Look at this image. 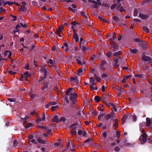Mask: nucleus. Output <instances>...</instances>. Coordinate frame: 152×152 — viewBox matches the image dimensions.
Instances as JSON below:
<instances>
[{
  "mask_svg": "<svg viewBox=\"0 0 152 152\" xmlns=\"http://www.w3.org/2000/svg\"><path fill=\"white\" fill-rule=\"evenodd\" d=\"M78 124L77 123H73L70 126V128L72 129V131L70 132L72 136L76 135L77 132L76 131L78 129Z\"/></svg>",
  "mask_w": 152,
  "mask_h": 152,
  "instance_id": "obj_1",
  "label": "nucleus"
},
{
  "mask_svg": "<svg viewBox=\"0 0 152 152\" xmlns=\"http://www.w3.org/2000/svg\"><path fill=\"white\" fill-rule=\"evenodd\" d=\"M147 135L146 133L142 134L140 137L139 140L141 144H143L145 143L147 141Z\"/></svg>",
  "mask_w": 152,
  "mask_h": 152,
  "instance_id": "obj_2",
  "label": "nucleus"
},
{
  "mask_svg": "<svg viewBox=\"0 0 152 152\" xmlns=\"http://www.w3.org/2000/svg\"><path fill=\"white\" fill-rule=\"evenodd\" d=\"M114 61L115 62V65L117 67L119 66V65L118 64V63H121L122 61V59L120 57V56L115 57L114 58Z\"/></svg>",
  "mask_w": 152,
  "mask_h": 152,
  "instance_id": "obj_3",
  "label": "nucleus"
},
{
  "mask_svg": "<svg viewBox=\"0 0 152 152\" xmlns=\"http://www.w3.org/2000/svg\"><path fill=\"white\" fill-rule=\"evenodd\" d=\"M88 1L89 2H91L94 4L93 7L95 8H97L98 5H100L102 4V3L101 2H97L93 0H88Z\"/></svg>",
  "mask_w": 152,
  "mask_h": 152,
  "instance_id": "obj_4",
  "label": "nucleus"
},
{
  "mask_svg": "<svg viewBox=\"0 0 152 152\" xmlns=\"http://www.w3.org/2000/svg\"><path fill=\"white\" fill-rule=\"evenodd\" d=\"M111 45L112 47L113 48L114 51L117 50L118 46V44L115 42L112 41L111 43Z\"/></svg>",
  "mask_w": 152,
  "mask_h": 152,
  "instance_id": "obj_5",
  "label": "nucleus"
},
{
  "mask_svg": "<svg viewBox=\"0 0 152 152\" xmlns=\"http://www.w3.org/2000/svg\"><path fill=\"white\" fill-rule=\"evenodd\" d=\"M71 96L70 97V100L72 101L73 102H74L76 101L77 97V95L75 93H74L72 95H71Z\"/></svg>",
  "mask_w": 152,
  "mask_h": 152,
  "instance_id": "obj_6",
  "label": "nucleus"
},
{
  "mask_svg": "<svg viewBox=\"0 0 152 152\" xmlns=\"http://www.w3.org/2000/svg\"><path fill=\"white\" fill-rule=\"evenodd\" d=\"M73 38L75 39V42H77L79 41V38L78 36L77 33V31L76 30H74V33Z\"/></svg>",
  "mask_w": 152,
  "mask_h": 152,
  "instance_id": "obj_7",
  "label": "nucleus"
},
{
  "mask_svg": "<svg viewBox=\"0 0 152 152\" xmlns=\"http://www.w3.org/2000/svg\"><path fill=\"white\" fill-rule=\"evenodd\" d=\"M140 17L142 20H145L147 19L148 17V14H144L142 13H139Z\"/></svg>",
  "mask_w": 152,
  "mask_h": 152,
  "instance_id": "obj_8",
  "label": "nucleus"
},
{
  "mask_svg": "<svg viewBox=\"0 0 152 152\" xmlns=\"http://www.w3.org/2000/svg\"><path fill=\"white\" fill-rule=\"evenodd\" d=\"M73 89V88L71 87L69 88H68L66 91V94L68 95H72L74 94V93H73L71 91H72Z\"/></svg>",
  "mask_w": 152,
  "mask_h": 152,
  "instance_id": "obj_9",
  "label": "nucleus"
},
{
  "mask_svg": "<svg viewBox=\"0 0 152 152\" xmlns=\"http://www.w3.org/2000/svg\"><path fill=\"white\" fill-rule=\"evenodd\" d=\"M79 45L80 48L83 51H86V47H85V45L84 44V42H80Z\"/></svg>",
  "mask_w": 152,
  "mask_h": 152,
  "instance_id": "obj_10",
  "label": "nucleus"
},
{
  "mask_svg": "<svg viewBox=\"0 0 152 152\" xmlns=\"http://www.w3.org/2000/svg\"><path fill=\"white\" fill-rule=\"evenodd\" d=\"M71 81L72 82H74L77 84L79 83V80H78L77 77H71Z\"/></svg>",
  "mask_w": 152,
  "mask_h": 152,
  "instance_id": "obj_11",
  "label": "nucleus"
},
{
  "mask_svg": "<svg viewBox=\"0 0 152 152\" xmlns=\"http://www.w3.org/2000/svg\"><path fill=\"white\" fill-rule=\"evenodd\" d=\"M142 60L145 61H148L151 60V58L148 56H144L142 58Z\"/></svg>",
  "mask_w": 152,
  "mask_h": 152,
  "instance_id": "obj_12",
  "label": "nucleus"
},
{
  "mask_svg": "<svg viewBox=\"0 0 152 152\" xmlns=\"http://www.w3.org/2000/svg\"><path fill=\"white\" fill-rule=\"evenodd\" d=\"M64 28V27L63 26H60L57 29L56 31L55 32L56 34L60 33L61 31Z\"/></svg>",
  "mask_w": 152,
  "mask_h": 152,
  "instance_id": "obj_13",
  "label": "nucleus"
},
{
  "mask_svg": "<svg viewBox=\"0 0 152 152\" xmlns=\"http://www.w3.org/2000/svg\"><path fill=\"white\" fill-rule=\"evenodd\" d=\"M52 121L53 122H55L56 123H58L59 122V119L57 115H56L52 119Z\"/></svg>",
  "mask_w": 152,
  "mask_h": 152,
  "instance_id": "obj_14",
  "label": "nucleus"
},
{
  "mask_svg": "<svg viewBox=\"0 0 152 152\" xmlns=\"http://www.w3.org/2000/svg\"><path fill=\"white\" fill-rule=\"evenodd\" d=\"M38 142L41 143L43 144H45L47 143L46 141L45 140H43L41 137H39V138L37 140Z\"/></svg>",
  "mask_w": 152,
  "mask_h": 152,
  "instance_id": "obj_15",
  "label": "nucleus"
},
{
  "mask_svg": "<svg viewBox=\"0 0 152 152\" xmlns=\"http://www.w3.org/2000/svg\"><path fill=\"white\" fill-rule=\"evenodd\" d=\"M132 76V75H129L125 76L123 78V80H122V82L123 83H126V80H127L128 78L131 77Z\"/></svg>",
  "mask_w": 152,
  "mask_h": 152,
  "instance_id": "obj_16",
  "label": "nucleus"
},
{
  "mask_svg": "<svg viewBox=\"0 0 152 152\" xmlns=\"http://www.w3.org/2000/svg\"><path fill=\"white\" fill-rule=\"evenodd\" d=\"M146 125L147 126H149L151 124V119L149 118H146Z\"/></svg>",
  "mask_w": 152,
  "mask_h": 152,
  "instance_id": "obj_17",
  "label": "nucleus"
},
{
  "mask_svg": "<svg viewBox=\"0 0 152 152\" xmlns=\"http://www.w3.org/2000/svg\"><path fill=\"white\" fill-rule=\"evenodd\" d=\"M49 83L48 82H44L43 83L44 86L42 88V90L44 91V90L48 88Z\"/></svg>",
  "mask_w": 152,
  "mask_h": 152,
  "instance_id": "obj_18",
  "label": "nucleus"
},
{
  "mask_svg": "<svg viewBox=\"0 0 152 152\" xmlns=\"http://www.w3.org/2000/svg\"><path fill=\"white\" fill-rule=\"evenodd\" d=\"M54 62H55L54 61H53L51 59H50L48 61H47V63L50 64L49 66L50 67H52L53 66Z\"/></svg>",
  "mask_w": 152,
  "mask_h": 152,
  "instance_id": "obj_19",
  "label": "nucleus"
},
{
  "mask_svg": "<svg viewBox=\"0 0 152 152\" xmlns=\"http://www.w3.org/2000/svg\"><path fill=\"white\" fill-rule=\"evenodd\" d=\"M20 11H22L23 12H26L27 11V9L24 6H21L19 9Z\"/></svg>",
  "mask_w": 152,
  "mask_h": 152,
  "instance_id": "obj_20",
  "label": "nucleus"
},
{
  "mask_svg": "<svg viewBox=\"0 0 152 152\" xmlns=\"http://www.w3.org/2000/svg\"><path fill=\"white\" fill-rule=\"evenodd\" d=\"M78 134L80 136L82 134L84 136H86V131H82L81 130H79L78 132Z\"/></svg>",
  "mask_w": 152,
  "mask_h": 152,
  "instance_id": "obj_21",
  "label": "nucleus"
},
{
  "mask_svg": "<svg viewBox=\"0 0 152 152\" xmlns=\"http://www.w3.org/2000/svg\"><path fill=\"white\" fill-rule=\"evenodd\" d=\"M128 118V116L126 115H124L122 118V124H124L126 122V121Z\"/></svg>",
  "mask_w": 152,
  "mask_h": 152,
  "instance_id": "obj_22",
  "label": "nucleus"
},
{
  "mask_svg": "<svg viewBox=\"0 0 152 152\" xmlns=\"http://www.w3.org/2000/svg\"><path fill=\"white\" fill-rule=\"evenodd\" d=\"M90 84L93 85H94L96 84L95 80L94 79L93 77H91L90 79Z\"/></svg>",
  "mask_w": 152,
  "mask_h": 152,
  "instance_id": "obj_23",
  "label": "nucleus"
},
{
  "mask_svg": "<svg viewBox=\"0 0 152 152\" xmlns=\"http://www.w3.org/2000/svg\"><path fill=\"white\" fill-rule=\"evenodd\" d=\"M77 62L78 64L80 65H82L83 64H86V62L85 61H83V63H82V61L78 58L77 59Z\"/></svg>",
  "mask_w": 152,
  "mask_h": 152,
  "instance_id": "obj_24",
  "label": "nucleus"
},
{
  "mask_svg": "<svg viewBox=\"0 0 152 152\" xmlns=\"http://www.w3.org/2000/svg\"><path fill=\"white\" fill-rule=\"evenodd\" d=\"M30 76L31 75L30 74H28V72H24L23 74L21 75L22 77H24L25 78L28 77H30Z\"/></svg>",
  "mask_w": 152,
  "mask_h": 152,
  "instance_id": "obj_25",
  "label": "nucleus"
},
{
  "mask_svg": "<svg viewBox=\"0 0 152 152\" xmlns=\"http://www.w3.org/2000/svg\"><path fill=\"white\" fill-rule=\"evenodd\" d=\"M77 72L78 75H81L83 74V70L82 69L80 68L77 71Z\"/></svg>",
  "mask_w": 152,
  "mask_h": 152,
  "instance_id": "obj_26",
  "label": "nucleus"
},
{
  "mask_svg": "<svg viewBox=\"0 0 152 152\" xmlns=\"http://www.w3.org/2000/svg\"><path fill=\"white\" fill-rule=\"evenodd\" d=\"M5 55H7L8 56L9 58H11V57L10 56L12 55V53L10 51H8V50L5 51Z\"/></svg>",
  "mask_w": 152,
  "mask_h": 152,
  "instance_id": "obj_27",
  "label": "nucleus"
},
{
  "mask_svg": "<svg viewBox=\"0 0 152 152\" xmlns=\"http://www.w3.org/2000/svg\"><path fill=\"white\" fill-rule=\"evenodd\" d=\"M101 100V99L100 97L98 96H96L94 97V100L95 102H98Z\"/></svg>",
  "mask_w": 152,
  "mask_h": 152,
  "instance_id": "obj_28",
  "label": "nucleus"
},
{
  "mask_svg": "<svg viewBox=\"0 0 152 152\" xmlns=\"http://www.w3.org/2000/svg\"><path fill=\"white\" fill-rule=\"evenodd\" d=\"M78 115L80 117H81L82 116V115L84 114V113L83 112V110H79L77 112V113Z\"/></svg>",
  "mask_w": 152,
  "mask_h": 152,
  "instance_id": "obj_29",
  "label": "nucleus"
},
{
  "mask_svg": "<svg viewBox=\"0 0 152 152\" xmlns=\"http://www.w3.org/2000/svg\"><path fill=\"white\" fill-rule=\"evenodd\" d=\"M29 118L28 116H26L25 115V117L24 118H23L22 117H20V118L22 119V121H23V123L25 124L26 123L27 120Z\"/></svg>",
  "mask_w": 152,
  "mask_h": 152,
  "instance_id": "obj_30",
  "label": "nucleus"
},
{
  "mask_svg": "<svg viewBox=\"0 0 152 152\" xmlns=\"http://www.w3.org/2000/svg\"><path fill=\"white\" fill-rule=\"evenodd\" d=\"M13 147H16L17 146H18L20 145V143L18 142L16 140H14L13 142Z\"/></svg>",
  "mask_w": 152,
  "mask_h": 152,
  "instance_id": "obj_31",
  "label": "nucleus"
},
{
  "mask_svg": "<svg viewBox=\"0 0 152 152\" xmlns=\"http://www.w3.org/2000/svg\"><path fill=\"white\" fill-rule=\"evenodd\" d=\"M111 117V115L110 114L107 115L105 114V115L104 116V118L106 120H108L110 119Z\"/></svg>",
  "mask_w": 152,
  "mask_h": 152,
  "instance_id": "obj_32",
  "label": "nucleus"
},
{
  "mask_svg": "<svg viewBox=\"0 0 152 152\" xmlns=\"http://www.w3.org/2000/svg\"><path fill=\"white\" fill-rule=\"evenodd\" d=\"M129 51L133 54H135L137 52V50L136 49H132V48L129 49Z\"/></svg>",
  "mask_w": 152,
  "mask_h": 152,
  "instance_id": "obj_33",
  "label": "nucleus"
},
{
  "mask_svg": "<svg viewBox=\"0 0 152 152\" xmlns=\"http://www.w3.org/2000/svg\"><path fill=\"white\" fill-rule=\"evenodd\" d=\"M122 54V52L121 51H119L114 53L113 54V56L115 57L119 56Z\"/></svg>",
  "mask_w": 152,
  "mask_h": 152,
  "instance_id": "obj_34",
  "label": "nucleus"
},
{
  "mask_svg": "<svg viewBox=\"0 0 152 152\" xmlns=\"http://www.w3.org/2000/svg\"><path fill=\"white\" fill-rule=\"evenodd\" d=\"M105 115V114L104 113H103L101 114H99L98 116V119L99 121L101 120V118L102 117L104 116Z\"/></svg>",
  "mask_w": 152,
  "mask_h": 152,
  "instance_id": "obj_35",
  "label": "nucleus"
},
{
  "mask_svg": "<svg viewBox=\"0 0 152 152\" xmlns=\"http://www.w3.org/2000/svg\"><path fill=\"white\" fill-rule=\"evenodd\" d=\"M143 29L144 31H146L148 33H149L150 32V31L149 29L146 26H144L143 27Z\"/></svg>",
  "mask_w": 152,
  "mask_h": 152,
  "instance_id": "obj_36",
  "label": "nucleus"
},
{
  "mask_svg": "<svg viewBox=\"0 0 152 152\" xmlns=\"http://www.w3.org/2000/svg\"><path fill=\"white\" fill-rule=\"evenodd\" d=\"M94 78L97 82H99L101 80V78L98 76L96 75H95Z\"/></svg>",
  "mask_w": 152,
  "mask_h": 152,
  "instance_id": "obj_37",
  "label": "nucleus"
},
{
  "mask_svg": "<svg viewBox=\"0 0 152 152\" xmlns=\"http://www.w3.org/2000/svg\"><path fill=\"white\" fill-rule=\"evenodd\" d=\"M44 72V76L43 77V78L41 80H43L44 79H45L47 76V74L48 73V71L47 70L45 71Z\"/></svg>",
  "mask_w": 152,
  "mask_h": 152,
  "instance_id": "obj_38",
  "label": "nucleus"
},
{
  "mask_svg": "<svg viewBox=\"0 0 152 152\" xmlns=\"http://www.w3.org/2000/svg\"><path fill=\"white\" fill-rule=\"evenodd\" d=\"M138 14V10L137 9L135 8L134 12V16H137Z\"/></svg>",
  "mask_w": 152,
  "mask_h": 152,
  "instance_id": "obj_39",
  "label": "nucleus"
},
{
  "mask_svg": "<svg viewBox=\"0 0 152 152\" xmlns=\"http://www.w3.org/2000/svg\"><path fill=\"white\" fill-rule=\"evenodd\" d=\"M32 125H33V124L32 123H28L26 125V126H25V128L26 129H28V128H29V127L32 126Z\"/></svg>",
  "mask_w": 152,
  "mask_h": 152,
  "instance_id": "obj_40",
  "label": "nucleus"
},
{
  "mask_svg": "<svg viewBox=\"0 0 152 152\" xmlns=\"http://www.w3.org/2000/svg\"><path fill=\"white\" fill-rule=\"evenodd\" d=\"M116 135L118 138H119L120 137V133L119 130H117L116 132Z\"/></svg>",
  "mask_w": 152,
  "mask_h": 152,
  "instance_id": "obj_41",
  "label": "nucleus"
},
{
  "mask_svg": "<svg viewBox=\"0 0 152 152\" xmlns=\"http://www.w3.org/2000/svg\"><path fill=\"white\" fill-rule=\"evenodd\" d=\"M113 19L116 21L118 22L119 21V18L115 16H113Z\"/></svg>",
  "mask_w": 152,
  "mask_h": 152,
  "instance_id": "obj_42",
  "label": "nucleus"
},
{
  "mask_svg": "<svg viewBox=\"0 0 152 152\" xmlns=\"http://www.w3.org/2000/svg\"><path fill=\"white\" fill-rule=\"evenodd\" d=\"M112 53L110 51H108L107 53V57H110L112 55Z\"/></svg>",
  "mask_w": 152,
  "mask_h": 152,
  "instance_id": "obj_43",
  "label": "nucleus"
},
{
  "mask_svg": "<svg viewBox=\"0 0 152 152\" xmlns=\"http://www.w3.org/2000/svg\"><path fill=\"white\" fill-rule=\"evenodd\" d=\"M98 110L101 111H103L104 110V106L102 105L101 107H98Z\"/></svg>",
  "mask_w": 152,
  "mask_h": 152,
  "instance_id": "obj_44",
  "label": "nucleus"
},
{
  "mask_svg": "<svg viewBox=\"0 0 152 152\" xmlns=\"http://www.w3.org/2000/svg\"><path fill=\"white\" fill-rule=\"evenodd\" d=\"M67 9L70 11L73 12H75V10L72 9L71 7H68Z\"/></svg>",
  "mask_w": 152,
  "mask_h": 152,
  "instance_id": "obj_45",
  "label": "nucleus"
},
{
  "mask_svg": "<svg viewBox=\"0 0 152 152\" xmlns=\"http://www.w3.org/2000/svg\"><path fill=\"white\" fill-rule=\"evenodd\" d=\"M66 120V118L65 117H61V118L60 119V121L64 122Z\"/></svg>",
  "mask_w": 152,
  "mask_h": 152,
  "instance_id": "obj_46",
  "label": "nucleus"
},
{
  "mask_svg": "<svg viewBox=\"0 0 152 152\" xmlns=\"http://www.w3.org/2000/svg\"><path fill=\"white\" fill-rule=\"evenodd\" d=\"M134 76L136 77H138L140 78H142L143 76L142 74H135L134 75Z\"/></svg>",
  "mask_w": 152,
  "mask_h": 152,
  "instance_id": "obj_47",
  "label": "nucleus"
},
{
  "mask_svg": "<svg viewBox=\"0 0 152 152\" xmlns=\"http://www.w3.org/2000/svg\"><path fill=\"white\" fill-rule=\"evenodd\" d=\"M107 64V62L105 61L102 60L101 62V65L104 66Z\"/></svg>",
  "mask_w": 152,
  "mask_h": 152,
  "instance_id": "obj_48",
  "label": "nucleus"
},
{
  "mask_svg": "<svg viewBox=\"0 0 152 152\" xmlns=\"http://www.w3.org/2000/svg\"><path fill=\"white\" fill-rule=\"evenodd\" d=\"M58 106L57 105L52 107L51 108L52 110L53 111H54L56 109L58 108Z\"/></svg>",
  "mask_w": 152,
  "mask_h": 152,
  "instance_id": "obj_49",
  "label": "nucleus"
},
{
  "mask_svg": "<svg viewBox=\"0 0 152 152\" xmlns=\"http://www.w3.org/2000/svg\"><path fill=\"white\" fill-rule=\"evenodd\" d=\"M8 100L10 102H15V99L8 98Z\"/></svg>",
  "mask_w": 152,
  "mask_h": 152,
  "instance_id": "obj_50",
  "label": "nucleus"
},
{
  "mask_svg": "<svg viewBox=\"0 0 152 152\" xmlns=\"http://www.w3.org/2000/svg\"><path fill=\"white\" fill-rule=\"evenodd\" d=\"M117 6V4L115 3L114 4L111 5L110 7V8L112 10H113L115 7H116Z\"/></svg>",
  "mask_w": 152,
  "mask_h": 152,
  "instance_id": "obj_51",
  "label": "nucleus"
},
{
  "mask_svg": "<svg viewBox=\"0 0 152 152\" xmlns=\"http://www.w3.org/2000/svg\"><path fill=\"white\" fill-rule=\"evenodd\" d=\"M42 121V118L39 117L38 119L36 120V122L37 123H38L39 122Z\"/></svg>",
  "mask_w": 152,
  "mask_h": 152,
  "instance_id": "obj_52",
  "label": "nucleus"
},
{
  "mask_svg": "<svg viewBox=\"0 0 152 152\" xmlns=\"http://www.w3.org/2000/svg\"><path fill=\"white\" fill-rule=\"evenodd\" d=\"M47 70L46 69V68L43 67L41 68L40 69V71L41 72H45V71H46Z\"/></svg>",
  "mask_w": 152,
  "mask_h": 152,
  "instance_id": "obj_53",
  "label": "nucleus"
},
{
  "mask_svg": "<svg viewBox=\"0 0 152 152\" xmlns=\"http://www.w3.org/2000/svg\"><path fill=\"white\" fill-rule=\"evenodd\" d=\"M42 120L43 121H44L45 120V115L44 113H43L42 115Z\"/></svg>",
  "mask_w": 152,
  "mask_h": 152,
  "instance_id": "obj_54",
  "label": "nucleus"
},
{
  "mask_svg": "<svg viewBox=\"0 0 152 152\" xmlns=\"http://www.w3.org/2000/svg\"><path fill=\"white\" fill-rule=\"evenodd\" d=\"M32 5L34 6H36L37 5V3L35 1H32Z\"/></svg>",
  "mask_w": 152,
  "mask_h": 152,
  "instance_id": "obj_55",
  "label": "nucleus"
},
{
  "mask_svg": "<svg viewBox=\"0 0 152 152\" xmlns=\"http://www.w3.org/2000/svg\"><path fill=\"white\" fill-rule=\"evenodd\" d=\"M64 100L67 103H68L69 100L68 99V98L66 96H64Z\"/></svg>",
  "mask_w": 152,
  "mask_h": 152,
  "instance_id": "obj_56",
  "label": "nucleus"
},
{
  "mask_svg": "<svg viewBox=\"0 0 152 152\" xmlns=\"http://www.w3.org/2000/svg\"><path fill=\"white\" fill-rule=\"evenodd\" d=\"M93 86L91 84L90 85V88L91 91H93L94 90V88L93 87Z\"/></svg>",
  "mask_w": 152,
  "mask_h": 152,
  "instance_id": "obj_57",
  "label": "nucleus"
},
{
  "mask_svg": "<svg viewBox=\"0 0 152 152\" xmlns=\"http://www.w3.org/2000/svg\"><path fill=\"white\" fill-rule=\"evenodd\" d=\"M70 142L69 141L68 142H67L66 145V149L64 150V151H66L67 149L68 148L69 145H70Z\"/></svg>",
  "mask_w": 152,
  "mask_h": 152,
  "instance_id": "obj_58",
  "label": "nucleus"
},
{
  "mask_svg": "<svg viewBox=\"0 0 152 152\" xmlns=\"http://www.w3.org/2000/svg\"><path fill=\"white\" fill-rule=\"evenodd\" d=\"M31 115H37V113L35 111H34L32 112H31L30 113Z\"/></svg>",
  "mask_w": 152,
  "mask_h": 152,
  "instance_id": "obj_59",
  "label": "nucleus"
},
{
  "mask_svg": "<svg viewBox=\"0 0 152 152\" xmlns=\"http://www.w3.org/2000/svg\"><path fill=\"white\" fill-rule=\"evenodd\" d=\"M113 126L114 127L115 129H116L118 127V125L115 123L113 124Z\"/></svg>",
  "mask_w": 152,
  "mask_h": 152,
  "instance_id": "obj_60",
  "label": "nucleus"
},
{
  "mask_svg": "<svg viewBox=\"0 0 152 152\" xmlns=\"http://www.w3.org/2000/svg\"><path fill=\"white\" fill-rule=\"evenodd\" d=\"M107 76H108V75L107 74L104 73V74H103L102 75L101 77L102 78H103L107 77Z\"/></svg>",
  "mask_w": 152,
  "mask_h": 152,
  "instance_id": "obj_61",
  "label": "nucleus"
},
{
  "mask_svg": "<svg viewBox=\"0 0 152 152\" xmlns=\"http://www.w3.org/2000/svg\"><path fill=\"white\" fill-rule=\"evenodd\" d=\"M92 138L91 137H90L88 139H86V143L91 142L92 141Z\"/></svg>",
  "mask_w": 152,
  "mask_h": 152,
  "instance_id": "obj_62",
  "label": "nucleus"
},
{
  "mask_svg": "<svg viewBox=\"0 0 152 152\" xmlns=\"http://www.w3.org/2000/svg\"><path fill=\"white\" fill-rule=\"evenodd\" d=\"M81 15L83 16L84 18H86V15H85V13L84 11H82L80 12Z\"/></svg>",
  "mask_w": 152,
  "mask_h": 152,
  "instance_id": "obj_63",
  "label": "nucleus"
},
{
  "mask_svg": "<svg viewBox=\"0 0 152 152\" xmlns=\"http://www.w3.org/2000/svg\"><path fill=\"white\" fill-rule=\"evenodd\" d=\"M113 108V109L116 112L117 111V109L116 107L113 104L112 106Z\"/></svg>",
  "mask_w": 152,
  "mask_h": 152,
  "instance_id": "obj_64",
  "label": "nucleus"
}]
</instances>
